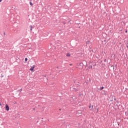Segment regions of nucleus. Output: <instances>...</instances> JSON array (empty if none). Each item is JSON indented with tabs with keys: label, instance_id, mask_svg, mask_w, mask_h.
I'll list each match as a JSON object with an SVG mask.
<instances>
[{
	"label": "nucleus",
	"instance_id": "1",
	"mask_svg": "<svg viewBox=\"0 0 128 128\" xmlns=\"http://www.w3.org/2000/svg\"><path fill=\"white\" fill-rule=\"evenodd\" d=\"M84 64H86V61H84V62H80V66H82V68L84 67Z\"/></svg>",
	"mask_w": 128,
	"mask_h": 128
},
{
	"label": "nucleus",
	"instance_id": "2",
	"mask_svg": "<svg viewBox=\"0 0 128 128\" xmlns=\"http://www.w3.org/2000/svg\"><path fill=\"white\" fill-rule=\"evenodd\" d=\"M5 109L8 112V110H10V106H8V104H6Z\"/></svg>",
	"mask_w": 128,
	"mask_h": 128
},
{
	"label": "nucleus",
	"instance_id": "3",
	"mask_svg": "<svg viewBox=\"0 0 128 128\" xmlns=\"http://www.w3.org/2000/svg\"><path fill=\"white\" fill-rule=\"evenodd\" d=\"M34 68H36V66L34 65L32 67H31V68H30V70H31V72H34Z\"/></svg>",
	"mask_w": 128,
	"mask_h": 128
},
{
	"label": "nucleus",
	"instance_id": "4",
	"mask_svg": "<svg viewBox=\"0 0 128 128\" xmlns=\"http://www.w3.org/2000/svg\"><path fill=\"white\" fill-rule=\"evenodd\" d=\"M89 108H94V106H92L91 104L89 105L88 106Z\"/></svg>",
	"mask_w": 128,
	"mask_h": 128
},
{
	"label": "nucleus",
	"instance_id": "5",
	"mask_svg": "<svg viewBox=\"0 0 128 128\" xmlns=\"http://www.w3.org/2000/svg\"><path fill=\"white\" fill-rule=\"evenodd\" d=\"M30 31L32 30V26H30Z\"/></svg>",
	"mask_w": 128,
	"mask_h": 128
},
{
	"label": "nucleus",
	"instance_id": "6",
	"mask_svg": "<svg viewBox=\"0 0 128 128\" xmlns=\"http://www.w3.org/2000/svg\"><path fill=\"white\" fill-rule=\"evenodd\" d=\"M66 56H70V53H68Z\"/></svg>",
	"mask_w": 128,
	"mask_h": 128
},
{
	"label": "nucleus",
	"instance_id": "7",
	"mask_svg": "<svg viewBox=\"0 0 128 128\" xmlns=\"http://www.w3.org/2000/svg\"><path fill=\"white\" fill-rule=\"evenodd\" d=\"M88 68H92V66H88Z\"/></svg>",
	"mask_w": 128,
	"mask_h": 128
},
{
	"label": "nucleus",
	"instance_id": "8",
	"mask_svg": "<svg viewBox=\"0 0 128 128\" xmlns=\"http://www.w3.org/2000/svg\"><path fill=\"white\" fill-rule=\"evenodd\" d=\"M103 88H104V87L102 86L100 88V90H102Z\"/></svg>",
	"mask_w": 128,
	"mask_h": 128
},
{
	"label": "nucleus",
	"instance_id": "9",
	"mask_svg": "<svg viewBox=\"0 0 128 128\" xmlns=\"http://www.w3.org/2000/svg\"><path fill=\"white\" fill-rule=\"evenodd\" d=\"M74 88L75 92H78V90H76V88Z\"/></svg>",
	"mask_w": 128,
	"mask_h": 128
},
{
	"label": "nucleus",
	"instance_id": "10",
	"mask_svg": "<svg viewBox=\"0 0 128 128\" xmlns=\"http://www.w3.org/2000/svg\"><path fill=\"white\" fill-rule=\"evenodd\" d=\"M30 6H32V2H30Z\"/></svg>",
	"mask_w": 128,
	"mask_h": 128
},
{
	"label": "nucleus",
	"instance_id": "11",
	"mask_svg": "<svg viewBox=\"0 0 128 128\" xmlns=\"http://www.w3.org/2000/svg\"><path fill=\"white\" fill-rule=\"evenodd\" d=\"M25 62H28V58H25Z\"/></svg>",
	"mask_w": 128,
	"mask_h": 128
},
{
	"label": "nucleus",
	"instance_id": "12",
	"mask_svg": "<svg viewBox=\"0 0 128 128\" xmlns=\"http://www.w3.org/2000/svg\"><path fill=\"white\" fill-rule=\"evenodd\" d=\"M90 44V42L88 41V42H86V44Z\"/></svg>",
	"mask_w": 128,
	"mask_h": 128
},
{
	"label": "nucleus",
	"instance_id": "13",
	"mask_svg": "<svg viewBox=\"0 0 128 128\" xmlns=\"http://www.w3.org/2000/svg\"><path fill=\"white\" fill-rule=\"evenodd\" d=\"M125 32L126 34V32H128V30H126L125 31Z\"/></svg>",
	"mask_w": 128,
	"mask_h": 128
},
{
	"label": "nucleus",
	"instance_id": "14",
	"mask_svg": "<svg viewBox=\"0 0 128 128\" xmlns=\"http://www.w3.org/2000/svg\"><path fill=\"white\" fill-rule=\"evenodd\" d=\"M22 89H20V92H22Z\"/></svg>",
	"mask_w": 128,
	"mask_h": 128
},
{
	"label": "nucleus",
	"instance_id": "15",
	"mask_svg": "<svg viewBox=\"0 0 128 128\" xmlns=\"http://www.w3.org/2000/svg\"><path fill=\"white\" fill-rule=\"evenodd\" d=\"M114 100H116V98H114Z\"/></svg>",
	"mask_w": 128,
	"mask_h": 128
},
{
	"label": "nucleus",
	"instance_id": "16",
	"mask_svg": "<svg viewBox=\"0 0 128 128\" xmlns=\"http://www.w3.org/2000/svg\"><path fill=\"white\" fill-rule=\"evenodd\" d=\"M1 77L4 78V75H2Z\"/></svg>",
	"mask_w": 128,
	"mask_h": 128
},
{
	"label": "nucleus",
	"instance_id": "17",
	"mask_svg": "<svg viewBox=\"0 0 128 128\" xmlns=\"http://www.w3.org/2000/svg\"><path fill=\"white\" fill-rule=\"evenodd\" d=\"M103 94H106L105 92H104Z\"/></svg>",
	"mask_w": 128,
	"mask_h": 128
},
{
	"label": "nucleus",
	"instance_id": "18",
	"mask_svg": "<svg viewBox=\"0 0 128 128\" xmlns=\"http://www.w3.org/2000/svg\"><path fill=\"white\" fill-rule=\"evenodd\" d=\"M2 0H0V2H2Z\"/></svg>",
	"mask_w": 128,
	"mask_h": 128
},
{
	"label": "nucleus",
	"instance_id": "19",
	"mask_svg": "<svg viewBox=\"0 0 128 128\" xmlns=\"http://www.w3.org/2000/svg\"><path fill=\"white\" fill-rule=\"evenodd\" d=\"M4 34H6V32H4Z\"/></svg>",
	"mask_w": 128,
	"mask_h": 128
},
{
	"label": "nucleus",
	"instance_id": "20",
	"mask_svg": "<svg viewBox=\"0 0 128 128\" xmlns=\"http://www.w3.org/2000/svg\"><path fill=\"white\" fill-rule=\"evenodd\" d=\"M33 110H35V109H34H34H33Z\"/></svg>",
	"mask_w": 128,
	"mask_h": 128
},
{
	"label": "nucleus",
	"instance_id": "21",
	"mask_svg": "<svg viewBox=\"0 0 128 128\" xmlns=\"http://www.w3.org/2000/svg\"><path fill=\"white\" fill-rule=\"evenodd\" d=\"M81 112H82V111H80V114H81Z\"/></svg>",
	"mask_w": 128,
	"mask_h": 128
},
{
	"label": "nucleus",
	"instance_id": "22",
	"mask_svg": "<svg viewBox=\"0 0 128 128\" xmlns=\"http://www.w3.org/2000/svg\"><path fill=\"white\" fill-rule=\"evenodd\" d=\"M70 125H68V126H70Z\"/></svg>",
	"mask_w": 128,
	"mask_h": 128
},
{
	"label": "nucleus",
	"instance_id": "23",
	"mask_svg": "<svg viewBox=\"0 0 128 128\" xmlns=\"http://www.w3.org/2000/svg\"><path fill=\"white\" fill-rule=\"evenodd\" d=\"M70 66H72V64H70Z\"/></svg>",
	"mask_w": 128,
	"mask_h": 128
},
{
	"label": "nucleus",
	"instance_id": "24",
	"mask_svg": "<svg viewBox=\"0 0 128 128\" xmlns=\"http://www.w3.org/2000/svg\"><path fill=\"white\" fill-rule=\"evenodd\" d=\"M79 96H80V94H79Z\"/></svg>",
	"mask_w": 128,
	"mask_h": 128
},
{
	"label": "nucleus",
	"instance_id": "25",
	"mask_svg": "<svg viewBox=\"0 0 128 128\" xmlns=\"http://www.w3.org/2000/svg\"><path fill=\"white\" fill-rule=\"evenodd\" d=\"M98 109L97 108V112H98Z\"/></svg>",
	"mask_w": 128,
	"mask_h": 128
},
{
	"label": "nucleus",
	"instance_id": "26",
	"mask_svg": "<svg viewBox=\"0 0 128 128\" xmlns=\"http://www.w3.org/2000/svg\"><path fill=\"white\" fill-rule=\"evenodd\" d=\"M127 48H128V46H127Z\"/></svg>",
	"mask_w": 128,
	"mask_h": 128
}]
</instances>
